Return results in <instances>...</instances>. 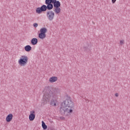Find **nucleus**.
<instances>
[{
	"mask_svg": "<svg viewBox=\"0 0 130 130\" xmlns=\"http://www.w3.org/2000/svg\"><path fill=\"white\" fill-rule=\"evenodd\" d=\"M44 93L42 102L43 105L50 103L51 106H56V102H57V95H56V94L60 93V89L57 88L53 89L46 87L44 90Z\"/></svg>",
	"mask_w": 130,
	"mask_h": 130,
	"instance_id": "obj_1",
	"label": "nucleus"
},
{
	"mask_svg": "<svg viewBox=\"0 0 130 130\" xmlns=\"http://www.w3.org/2000/svg\"><path fill=\"white\" fill-rule=\"evenodd\" d=\"M74 109V103L70 99L64 101L60 107V113L61 115L68 116L73 112Z\"/></svg>",
	"mask_w": 130,
	"mask_h": 130,
	"instance_id": "obj_2",
	"label": "nucleus"
},
{
	"mask_svg": "<svg viewBox=\"0 0 130 130\" xmlns=\"http://www.w3.org/2000/svg\"><path fill=\"white\" fill-rule=\"evenodd\" d=\"M45 4L47 5V6L43 5L41 7H38L36 9V12L37 14H41L43 12H46L47 10H48V11L51 10L48 0H45Z\"/></svg>",
	"mask_w": 130,
	"mask_h": 130,
	"instance_id": "obj_3",
	"label": "nucleus"
},
{
	"mask_svg": "<svg viewBox=\"0 0 130 130\" xmlns=\"http://www.w3.org/2000/svg\"><path fill=\"white\" fill-rule=\"evenodd\" d=\"M51 10L54 8H59L60 7V2L56 0H48Z\"/></svg>",
	"mask_w": 130,
	"mask_h": 130,
	"instance_id": "obj_4",
	"label": "nucleus"
},
{
	"mask_svg": "<svg viewBox=\"0 0 130 130\" xmlns=\"http://www.w3.org/2000/svg\"><path fill=\"white\" fill-rule=\"evenodd\" d=\"M28 62V57L26 55H22L18 60V63L21 67H25Z\"/></svg>",
	"mask_w": 130,
	"mask_h": 130,
	"instance_id": "obj_5",
	"label": "nucleus"
},
{
	"mask_svg": "<svg viewBox=\"0 0 130 130\" xmlns=\"http://www.w3.org/2000/svg\"><path fill=\"white\" fill-rule=\"evenodd\" d=\"M47 17L48 18L49 21H52L53 19H54V12H53L52 10H49L47 12L46 14Z\"/></svg>",
	"mask_w": 130,
	"mask_h": 130,
	"instance_id": "obj_6",
	"label": "nucleus"
},
{
	"mask_svg": "<svg viewBox=\"0 0 130 130\" xmlns=\"http://www.w3.org/2000/svg\"><path fill=\"white\" fill-rule=\"evenodd\" d=\"M30 113L29 119L30 121H33L35 119V111L32 110L30 112Z\"/></svg>",
	"mask_w": 130,
	"mask_h": 130,
	"instance_id": "obj_7",
	"label": "nucleus"
},
{
	"mask_svg": "<svg viewBox=\"0 0 130 130\" xmlns=\"http://www.w3.org/2000/svg\"><path fill=\"white\" fill-rule=\"evenodd\" d=\"M13 119V114H9L6 117V121L7 122H10Z\"/></svg>",
	"mask_w": 130,
	"mask_h": 130,
	"instance_id": "obj_8",
	"label": "nucleus"
},
{
	"mask_svg": "<svg viewBox=\"0 0 130 130\" xmlns=\"http://www.w3.org/2000/svg\"><path fill=\"white\" fill-rule=\"evenodd\" d=\"M38 43V39L37 38H33L31 40V44L32 45H36Z\"/></svg>",
	"mask_w": 130,
	"mask_h": 130,
	"instance_id": "obj_9",
	"label": "nucleus"
},
{
	"mask_svg": "<svg viewBox=\"0 0 130 130\" xmlns=\"http://www.w3.org/2000/svg\"><path fill=\"white\" fill-rule=\"evenodd\" d=\"M24 50L27 52H29L32 50V47H31L30 45H26L24 47Z\"/></svg>",
	"mask_w": 130,
	"mask_h": 130,
	"instance_id": "obj_10",
	"label": "nucleus"
},
{
	"mask_svg": "<svg viewBox=\"0 0 130 130\" xmlns=\"http://www.w3.org/2000/svg\"><path fill=\"white\" fill-rule=\"evenodd\" d=\"M57 81V77L55 76H53L49 79V82L50 83H54V82H56Z\"/></svg>",
	"mask_w": 130,
	"mask_h": 130,
	"instance_id": "obj_11",
	"label": "nucleus"
},
{
	"mask_svg": "<svg viewBox=\"0 0 130 130\" xmlns=\"http://www.w3.org/2000/svg\"><path fill=\"white\" fill-rule=\"evenodd\" d=\"M61 11V9L59 7H55V9L54 10V12H55V13L57 15H58L60 13V11Z\"/></svg>",
	"mask_w": 130,
	"mask_h": 130,
	"instance_id": "obj_12",
	"label": "nucleus"
},
{
	"mask_svg": "<svg viewBox=\"0 0 130 130\" xmlns=\"http://www.w3.org/2000/svg\"><path fill=\"white\" fill-rule=\"evenodd\" d=\"M46 37V34H42V32H40L39 34V38L40 39H44Z\"/></svg>",
	"mask_w": 130,
	"mask_h": 130,
	"instance_id": "obj_13",
	"label": "nucleus"
},
{
	"mask_svg": "<svg viewBox=\"0 0 130 130\" xmlns=\"http://www.w3.org/2000/svg\"><path fill=\"white\" fill-rule=\"evenodd\" d=\"M40 32V33L45 34V33H46V32H47V28H46L45 27H43V28H41Z\"/></svg>",
	"mask_w": 130,
	"mask_h": 130,
	"instance_id": "obj_14",
	"label": "nucleus"
},
{
	"mask_svg": "<svg viewBox=\"0 0 130 130\" xmlns=\"http://www.w3.org/2000/svg\"><path fill=\"white\" fill-rule=\"evenodd\" d=\"M42 126L43 128V129H47V125L45 124V122L44 121H42Z\"/></svg>",
	"mask_w": 130,
	"mask_h": 130,
	"instance_id": "obj_15",
	"label": "nucleus"
},
{
	"mask_svg": "<svg viewBox=\"0 0 130 130\" xmlns=\"http://www.w3.org/2000/svg\"><path fill=\"white\" fill-rule=\"evenodd\" d=\"M33 26L35 28H37V27H38V24L37 23H34Z\"/></svg>",
	"mask_w": 130,
	"mask_h": 130,
	"instance_id": "obj_16",
	"label": "nucleus"
},
{
	"mask_svg": "<svg viewBox=\"0 0 130 130\" xmlns=\"http://www.w3.org/2000/svg\"><path fill=\"white\" fill-rule=\"evenodd\" d=\"M83 49L84 51H87L88 50V47H83Z\"/></svg>",
	"mask_w": 130,
	"mask_h": 130,
	"instance_id": "obj_17",
	"label": "nucleus"
},
{
	"mask_svg": "<svg viewBox=\"0 0 130 130\" xmlns=\"http://www.w3.org/2000/svg\"><path fill=\"white\" fill-rule=\"evenodd\" d=\"M60 118L62 120H64L66 119V118H64V117H60Z\"/></svg>",
	"mask_w": 130,
	"mask_h": 130,
	"instance_id": "obj_18",
	"label": "nucleus"
},
{
	"mask_svg": "<svg viewBox=\"0 0 130 130\" xmlns=\"http://www.w3.org/2000/svg\"><path fill=\"white\" fill-rule=\"evenodd\" d=\"M116 2V0H112V4H115Z\"/></svg>",
	"mask_w": 130,
	"mask_h": 130,
	"instance_id": "obj_19",
	"label": "nucleus"
},
{
	"mask_svg": "<svg viewBox=\"0 0 130 130\" xmlns=\"http://www.w3.org/2000/svg\"><path fill=\"white\" fill-rule=\"evenodd\" d=\"M120 44H121V45H122V44H123V41H120Z\"/></svg>",
	"mask_w": 130,
	"mask_h": 130,
	"instance_id": "obj_20",
	"label": "nucleus"
},
{
	"mask_svg": "<svg viewBox=\"0 0 130 130\" xmlns=\"http://www.w3.org/2000/svg\"><path fill=\"white\" fill-rule=\"evenodd\" d=\"M118 93H116L115 94V96H116V97H118Z\"/></svg>",
	"mask_w": 130,
	"mask_h": 130,
	"instance_id": "obj_21",
	"label": "nucleus"
}]
</instances>
